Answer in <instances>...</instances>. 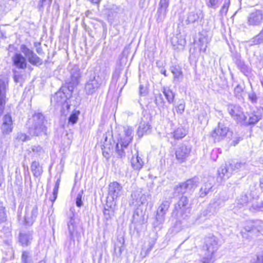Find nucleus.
Returning <instances> with one entry per match:
<instances>
[{"label": "nucleus", "mask_w": 263, "mask_h": 263, "mask_svg": "<svg viewBox=\"0 0 263 263\" xmlns=\"http://www.w3.org/2000/svg\"><path fill=\"white\" fill-rule=\"evenodd\" d=\"M46 123L45 117L42 113L35 112L32 117L29 119L27 124L29 134L32 136L46 135Z\"/></svg>", "instance_id": "1"}, {"label": "nucleus", "mask_w": 263, "mask_h": 263, "mask_svg": "<svg viewBox=\"0 0 263 263\" xmlns=\"http://www.w3.org/2000/svg\"><path fill=\"white\" fill-rule=\"evenodd\" d=\"M30 168L35 177H40L43 173L42 166L38 161H33L31 164Z\"/></svg>", "instance_id": "27"}, {"label": "nucleus", "mask_w": 263, "mask_h": 263, "mask_svg": "<svg viewBox=\"0 0 263 263\" xmlns=\"http://www.w3.org/2000/svg\"><path fill=\"white\" fill-rule=\"evenodd\" d=\"M119 76V72L116 71L115 73L112 76V79L114 80H117Z\"/></svg>", "instance_id": "64"}, {"label": "nucleus", "mask_w": 263, "mask_h": 263, "mask_svg": "<svg viewBox=\"0 0 263 263\" xmlns=\"http://www.w3.org/2000/svg\"><path fill=\"white\" fill-rule=\"evenodd\" d=\"M130 163L132 168L136 171H140L144 165V162L138 152L134 155L130 160Z\"/></svg>", "instance_id": "20"}, {"label": "nucleus", "mask_w": 263, "mask_h": 263, "mask_svg": "<svg viewBox=\"0 0 263 263\" xmlns=\"http://www.w3.org/2000/svg\"><path fill=\"white\" fill-rule=\"evenodd\" d=\"M221 243L219 239L214 235L206 237L203 249L204 254L201 259L202 263H213L215 260V254Z\"/></svg>", "instance_id": "2"}, {"label": "nucleus", "mask_w": 263, "mask_h": 263, "mask_svg": "<svg viewBox=\"0 0 263 263\" xmlns=\"http://www.w3.org/2000/svg\"><path fill=\"white\" fill-rule=\"evenodd\" d=\"M236 64L238 68L240 71L245 75H247L249 72V68L246 65L243 61L240 59H237L236 61Z\"/></svg>", "instance_id": "37"}, {"label": "nucleus", "mask_w": 263, "mask_h": 263, "mask_svg": "<svg viewBox=\"0 0 263 263\" xmlns=\"http://www.w3.org/2000/svg\"><path fill=\"white\" fill-rule=\"evenodd\" d=\"M229 166L233 173V172H238L246 169L248 166V164L245 162H237L230 163Z\"/></svg>", "instance_id": "29"}, {"label": "nucleus", "mask_w": 263, "mask_h": 263, "mask_svg": "<svg viewBox=\"0 0 263 263\" xmlns=\"http://www.w3.org/2000/svg\"><path fill=\"white\" fill-rule=\"evenodd\" d=\"M228 111L231 116L238 123H244L246 120L242 109L238 105L229 104L228 105Z\"/></svg>", "instance_id": "7"}, {"label": "nucleus", "mask_w": 263, "mask_h": 263, "mask_svg": "<svg viewBox=\"0 0 263 263\" xmlns=\"http://www.w3.org/2000/svg\"><path fill=\"white\" fill-rule=\"evenodd\" d=\"M202 17V12L200 10L192 11L189 13L186 22L187 24L193 23Z\"/></svg>", "instance_id": "28"}, {"label": "nucleus", "mask_w": 263, "mask_h": 263, "mask_svg": "<svg viewBox=\"0 0 263 263\" xmlns=\"http://www.w3.org/2000/svg\"><path fill=\"white\" fill-rule=\"evenodd\" d=\"M190 209L189 199L186 196H182L178 202L175 204L174 210L172 213V216L177 219L180 223V219H185L190 216Z\"/></svg>", "instance_id": "5"}, {"label": "nucleus", "mask_w": 263, "mask_h": 263, "mask_svg": "<svg viewBox=\"0 0 263 263\" xmlns=\"http://www.w3.org/2000/svg\"><path fill=\"white\" fill-rule=\"evenodd\" d=\"M147 93V89L146 87H144L143 85L139 86V94L141 96H146Z\"/></svg>", "instance_id": "58"}, {"label": "nucleus", "mask_w": 263, "mask_h": 263, "mask_svg": "<svg viewBox=\"0 0 263 263\" xmlns=\"http://www.w3.org/2000/svg\"><path fill=\"white\" fill-rule=\"evenodd\" d=\"M187 134V132L183 127H179L173 133V137L176 139H179L183 138Z\"/></svg>", "instance_id": "39"}, {"label": "nucleus", "mask_w": 263, "mask_h": 263, "mask_svg": "<svg viewBox=\"0 0 263 263\" xmlns=\"http://www.w3.org/2000/svg\"><path fill=\"white\" fill-rule=\"evenodd\" d=\"M122 194V187L117 182H112L108 186V195L112 200L117 199Z\"/></svg>", "instance_id": "13"}, {"label": "nucleus", "mask_w": 263, "mask_h": 263, "mask_svg": "<svg viewBox=\"0 0 263 263\" xmlns=\"http://www.w3.org/2000/svg\"><path fill=\"white\" fill-rule=\"evenodd\" d=\"M186 193H189V192L184 182L180 183L178 185H177L174 189L175 194H183Z\"/></svg>", "instance_id": "40"}, {"label": "nucleus", "mask_w": 263, "mask_h": 263, "mask_svg": "<svg viewBox=\"0 0 263 263\" xmlns=\"http://www.w3.org/2000/svg\"><path fill=\"white\" fill-rule=\"evenodd\" d=\"M82 193L83 192L82 191L77 195L76 203L78 207H81L83 204V201L82 200Z\"/></svg>", "instance_id": "56"}, {"label": "nucleus", "mask_w": 263, "mask_h": 263, "mask_svg": "<svg viewBox=\"0 0 263 263\" xmlns=\"http://www.w3.org/2000/svg\"><path fill=\"white\" fill-rule=\"evenodd\" d=\"M249 100L253 103H256L257 101V97L254 92L249 93L248 95Z\"/></svg>", "instance_id": "59"}, {"label": "nucleus", "mask_w": 263, "mask_h": 263, "mask_svg": "<svg viewBox=\"0 0 263 263\" xmlns=\"http://www.w3.org/2000/svg\"><path fill=\"white\" fill-rule=\"evenodd\" d=\"M162 92L165 96V97L168 103L172 104L174 103L175 94L172 90H171L168 87H163L162 88Z\"/></svg>", "instance_id": "32"}, {"label": "nucleus", "mask_w": 263, "mask_h": 263, "mask_svg": "<svg viewBox=\"0 0 263 263\" xmlns=\"http://www.w3.org/2000/svg\"><path fill=\"white\" fill-rule=\"evenodd\" d=\"M256 263H263V252H259L257 255Z\"/></svg>", "instance_id": "60"}, {"label": "nucleus", "mask_w": 263, "mask_h": 263, "mask_svg": "<svg viewBox=\"0 0 263 263\" xmlns=\"http://www.w3.org/2000/svg\"><path fill=\"white\" fill-rule=\"evenodd\" d=\"M13 121L11 116L7 114L2 118V124L1 127V132L4 136L9 135L13 130Z\"/></svg>", "instance_id": "11"}, {"label": "nucleus", "mask_w": 263, "mask_h": 263, "mask_svg": "<svg viewBox=\"0 0 263 263\" xmlns=\"http://www.w3.org/2000/svg\"><path fill=\"white\" fill-rule=\"evenodd\" d=\"M21 51L28 58V61L33 65H41L43 60L36 55L34 52L29 49L26 45H22L20 47Z\"/></svg>", "instance_id": "9"}, {"label": "nucleus", "mask_w": 263, "mask_h": 263, "mask_svg": "<svg viewBox=\"0 0 263 263\" xmlns=\"http://www.w3.org/2000/svg\"><path fill=\"white\" fill-rule=\"evenodd\" d=\"M103 213H104V214L106 216V218L107 219L110 217V211L109 210L105 209L104 210Z\"/></svg>", "instance_id": "63"}, {"label": "nucleus", "mask_w": 263, "mask_h": 263, "mask_svg": "<svg viewBox=\"0 0 263 263\" xmlns=\"http://www.w3.org/2000/svg\"><path fill=\"white\" fill-rule=\"evenodd\" d=\"M184 183L186 185L189 193H190L197 187L198 180L197 178L194 177L187 180L186 181L184 182Z\"/></svg>", "instance_id": "31"}, {"label": "nucleus", "mask_w": 263, "mask_h": 263, "mask_svg": "<svg viewBox=\"0 0 263 263\" xmlns=\"http://www.w3.org/2000/svg\"><path fill=\"white\" fill-rule=\"evenodd\" d=\"M252 112L260 119L263 118V108L261 107H256Z\"/></svg>", "instance_id": "50"}, {"label": "nucleus", "mask_w": 263, "mask_h": 263, "mask_svg": "<svg viewBox=\"0 0 263 263\" xmlns=\"http://www.w3.org/2000/svg\"><path fill=\"white\" fill-rule=\"evenodd\" d=\"M252 42L254 45L259 44L263 43V36L261 34V32L253 39Z\"/></svg>", "instance_id": "52"}, {"label": "nucleus", "mask_w": 263, "mask_h": 263, "mask_svg": "<svg viewBox=\"0 0 263 263\" xmlns=\"http://www.w3.org/2000/svg\"><path fill=\"white\" fill-rule=\"evenodd\" d=\"M191 150L192 147L190 145H179L175 151L176 159L180 163L185 162L190 156Z\"/></svg>", "instance_id": "8"}, {"label": "nucleus", "mask_w": 263, "mask_h": 263, "mask_svg": "<svg viewBox=\"0 0 263 263\" xmlns=\"http://www.w3.org/2000/svg\"><path fill=\"white\" fill-rule=\"evenodd\" d=\"M213 178L209 177L207 181L204 182L199 191L200 197H203L205 196L211 191L213 186Z\"/></svg>", "instance_id": "21"}, {"label": "nucleus", "mask_w": 263, "mask_h": 263, "mask_svg": "<svg viewBox=\"0 0 263 263\" xmlns=\"http://www.w3.org/2000/svg\"><path fill=\"white\" fill-rule=\"evenodd\" d=\"M206 39H199V42L200 43V50L201 51L203 52H205L206 49L207 47V44L206 42Z\"/></svg>", "instance_id": "53"}, {"label": "nucleus", "mask_w": 263, "mask_h": 263, "mask_svg": "<svg viewBox=\"0 0 263 263\" xmlns=\"http://www.w3.org/2000/svg\"><path fill=\"white\" fill-rule=\"evenodd\" d=\"M134 137V128L129 126L123 127V131L117 138L116 151L118 156L122 158L125 156L124 149L126 148L129 144L132 141Z\"/></svg>", "instance_id": "3"}, {"label": "nucleus", "mask_w": 263, "mask_h": 263, "mask_svg": "<svg viewBox=\"0 0 263 263\" xmlns=\"http://www.w3.org/2000/svg\"><path fill=\"white\" fill-rule=\"evenodd\" d=\"M260 119H259L256 115H254L252 112L249 115V120L247 122H246L245 123H246L248 124L251 125V124H255L257 123Z\"/></svg>", "instance_id": "47"}, {"label": "nucleus", "mask_w": 263, "mask_h": 263, "mask_svg": "<svg viewBox=\"0 0 263 263\" xmlns=\"http://www.w3.org/2000/svg\"><path fill=\"white\" fill-rule=\"evenodd\" d=\"M25 221L28 226H31L35 221L38 215V208L36 204L26 206Z\"/></svg>", "instance_id": "10"}, {"label": "nucleus", "mask_w": 263, "mask_h": 263, "mask_svg": "<svg viewBox=\"0 0 263 263\" xmlns=\"http://www.w3.org/2000/svg\"><path fill=\"white\" fill-rule=\"evenodd\" d=\"M185 107V102L184 100H179L176 104L174 105V113L175 112L178 115H181L183 114Z\"/></svg>", "instance_id": "30"}, {"label": "nucleus", "mask_w": 263, "mask_h": 263, "mask_svg": "<svg viewBox=\"0 0 263 263\" xmlns=\"http://www.w3.org/2000/svg\"><path fill=\"white\" fill-rule=\"evenodd\" d=\"M33 155L36 157H40L44 154V151L40 146H33L31 148Z\"/></svg>", "instance_id": "46"}, {"label": "nucleus", "mask_w": 263, "mask_h": 263, "mask_svg": "<svg viewBox=\"0 0 263 263\" xmlns=\"http://www.w3.org/2000/svg\"><path fill=\"white\" fill-rule=\"evenodd\" d=\"M208 7L216 9L219 6V0H205Z\"/></svg>", "instance_id": "49"}, {"label": "nucleus", "mask_w": 263, "mask_h": 263, "mask_svg": "<svg viewBox=\"0 0 263 263\" xmlns=\"http://www.w3.org/2000/svg\"><path fill=\"white\" fill-rule=\"evenodd\" d=\"M33 240V232L32 231H22L18 235V242L23 247H27L31 245Z\"/></svg>", "instance_id": "16"}, {"label": "nucleus", "mask_w": 263, "mask_h": 263, "mask_svg": "<svg viewBox=\"0 0 263 263\" xmlns=\"http://www.w3.org/2000/svg\"><path fill=\"white\" fill-rule=\"evenodd\" d=\"M67 226L71 239H73L74 238H79L80 237V234L77 230L76 220L73 217L70 218L69 221L67 223Z\"/></svg>", "instance_id": "19"}, {"label": "nucleus", "mask_w": 263, "mask_h": 263, "mask_svg": "<svg viewBox=\"0 0 263 263\" xmlns=\"http://www.w3.org/2000/svg\"><path fill=\"white\" fill-rule=\"evenodd\" d=\"M249 201V198L246 194L240 196L239 199H237V206L239 208H241L247 204Z\"/></svg>", "instance_id": "44"}, {"label": "nucleus", "mask_w": 263, "mask_h": 263, "mask_svg": "<svg viewBox=\"0 0 263 263\" xmlns=\"http://www.w3.org/2000/svg\"><path fill=\"white\" fill-rule=\"evenodd\" d=\"M151 125L148 121H145L142 119L137 130V134L139 137H141L144 134H146L150 130Z\"/></svg>", "instance_id": "25"}, {"label": "nucleus", "mask_w": 263, "mask_h": 263, "mask_svg": "<svg viewBox=\"0 0 263 263\" xmlns=\"http://www.w3.org/2000/svg\"><path fill=\"white\" fill-rule=\"evenodd\" d=\"M165 219V214L157 211L155 216V220L153 223L154 228H156L159 227L160 225L164 223Z\"/></svg>", "instance_id": "33"}, {"label": "nucleus", "mask_w": 263, "mask_h": 263, "mask_svg": "<svg viewBox=\"0 0 263 263\" xmlns=\"http://www.w3.org/2000/svg\"><path fill=\"white\" fill-rule=\"evenodd\" d=\"M155 103L160 110L164 109L165 107V103L163 99V96L161 93L156 94L155 95Z\"/></svg>", "instance_id": "36"}, {"label": "nucleus", "mask_w": 263, "mask_h": 263, "mask_svg": "<svg viewBox=\"0 0 263 263\" xmlns=\"http://www.w3.org/2000/svg\"><path fill=\"white\" fill-rule=\"evenodd\" d=\"M229 128L224 125L219 123L218 126L212 133V136L215 141L224 139L229 133Z\"/></svg>", "instance_id": "12"}, {"label": "nucleus", "mask_w": 263, "mask_h": 263, "mask_svg": "<svg viewBox=\"0 0 263 263\" xmlns=\"http://www.w3.org/2000/svg\"><path fill=\"white\" fill-rule=\"evenodd\" d=\"M66 88H61L51 97V103L57 106H61L63 108L65 107L69 108L67 100L71 96V93Z\"/></svg>", "instance_id": "6"}, {"label": "nucleus", "mask_w": 263, "mask_h": 263, "mask_svg": "<svg viewBox=\"0 0 263 263\" xmlns=\"http://www.w3.org/2000/svg\"><path fill=\"white\" fill-rule=\"evenodd\" d=\"M217 174V181L221 182L223 180L229 178L231 176L232 172L231 170H230V166L228 167L226 165L224 166H221L218 170Z\"/></svg>", "instance_id": "18"}, {"label": "nucleus", "mask_w": 263, "mask_h": 263, "mask_svg": "<svg viewBox=\"0 0 263 263\" xmlns=\"http://www.w3.org/2000/svg\"><path fill=\"white\" fill-rule=\"evenodd\" d=\"M118 241L121 244V246L119 247V251L120 253H121V247H123L124 243V238L122 237H120V238H118Z\"/></svg>", "instance_id": "61"}, {"label": "nucleus", "mask_w": 263, "mask_h": 263, "mask_svg": "<svg viewBox=\"0 0 263 263\" xmlns=\"http://www.w3.org/2000/svg\"><path fill=\"white\" fill-rule=\"evenodd\" d=\"M21 263H33L31 254L29 251H23L21 256Z\"/></svg>", "instance_id": "41"}, {"label": "nucleus", "mask_w": 263, "mask_h": 263, "mask_svg": "<svg viewBox=\"0 0 263 263\" xmlns=\"http://www.w3.org/2000/svg\"><path fill=\"white\" fill-rule=\"evenodd\" d=\"M169 2L170 0H160L159 3L160 7L157 12V20L158 22H162L165 18L167 11V7L169 5Z\"/></svg>", "instance_id": "17"}, {"label": "nucleus", "mask_w": 263, "mask_h": 263, "mask_svg": "<svg viewBox=\"0 0 263 263\" xmlns=\"http://www.w3.org/2000/svg\"><path fill=\"white\" fill-rule=\"evenodd\" d=\"M230 5V0H224V3L220 11V13L221 15H225L227 14Z\"/></svg>", "instance_id": "48"}, {"label": "nucleus", "mask_w": 263, "mask_h": 263, "mask_svg": "<svg viewBox=\"0 0 263 263\" xmlns=\"http://www.w3.org/2000/svg\"><path fill=\"white\" fill-rule=\"evenodd\" d=\"M106 73L100 72L97 74L90 76L86 81L84 92L87 95H92L95 93L106 83L108 78Z\"/></svg>", "instance_id": "4"}, {"label": "nucleus", "mask_w": 263, "mask_h": 263, "mask_svg": "<svg viewBox=\"0 0 263 263\" xmlns=\"http://www.w3.org/2000/svg\"><path fill=\"white\" fill-rule=\"evenodd\" d=\"M17 139L19 141L24 142L28 140L29 139V137L25 134L20 133L17 134Z\"/></svg>", "instance_id": "57"}, {"label": "nucleus", "mask_w": 263, "mask_h": 263, "mask_svg": "<svg viewBox=\"0 0 263 263\" xmlns=\"http://www.w3.org/2000/svg\"><path fill=\"white\" fill-rule=\"evenodd\" d=\"M172 44L175 49H182L186 44L185 39L181 35H177L172 39Z\"/></svg>", "instance_id": "24"}, {"label": "nucleus", "mask_w": 263, "mask_h": 263, "mask_svg": "<svg viewBox=\"0 0 263 263\" xmlns=\"http://www.w3.org/2000/svg\"><path fill=\"white\" fill-rule=\"evenodd\" d=\"M248 23L250 25H259L263 22V12L262 10H256L251 12L248 17Z\"/></svg>", "instance_id": "15"}, {"label": "nucleus", "mask_w": 263, "mask_h": 263, "mask_svg": "<svg viewBox=\"0 0 263 263\" xmlns=\"http://www.w3.org/2000/svg\"><path fill=\"white\" fill-rule=\"evenodd\" d=\"M132 197L133 198L132 204L135 206H140L146 201V196L144 194H138L137 196L135 193H133Z\"/></svg>", "instance_id": "26"}, {"label": "nucleus", "mask_w": 263, "mask_h": 263, "mask_svg": "<svg viewBox=\"0 0 263 263\" xmlns=\"http://www.w3.org/2000/svg\"><path fill=\"white\" fill-rule=\"evenodd\" d=\"M60 179H58L55 183L53 191L52 197L50 198V200L53 202L57 199L58 191L60 186Z\"/></svg>", "instance_id": "45"}, {"label": "nucleus", "mask_w": 263, "mask_h": 263, "mask_svg": "<svg viewBox=\"0 0 263 263\" xmlns=\"http://www.w3.org/2000/svg\"><path fill=\"white\" fill-rule=\"evenodd\" d=\"M139 216V211L138 210L135 211L133 214V221H138V217Z\"/></svg>", "instance_id": "62"}, {"label": "nucleus", "mask_w": 263, "mask_h": 263, "mask_svg": "<svg viewBox=\"0 0 263 263\" xmlns=\"http://www.w3.org/2000/svg\"><path fill=\"white\" fill-rule=\"evenodd\" d=\"M71 81L70 83L72 86L77 85L79 83V79L80 77V71L78 68L72 69L70 72Z\"/></svg>", "instance_id": "34"}, {"label": "nucleus", "mask_w": 263, "mask_h": 263, "mask_svg": "<svg viewBox=\"0 0 263 263\" xmlns=\"http://www.w3.org/2000/svg\"><path fill=\"white\" fill-rule=\"evenodd\" d=\"M12 60L14 65L17 68L20 69L26 68V60L21 53H16L13 57Z\"/></svg>", "instance_id": "23"}, {"label": "nucleus", "mask_w": 263, "mask_h": 263, "mask_svg": "<svg viewBox=\"0 0 263 263\" xmlns=\"http://www.w3.org/2000/svg\"><path fill=\"white\" fill-rule=\"evenodd\" d=\"M171 72L174 75L175 79L179 80L182 78V71L181 68L178 66H172L171 67Z\"/></svg>", "instance_id": "38"}, {"label": "nucleus", "mask_w": 263, "mask_h": 263, "mask_svg": "<svg viewBox=\"0 0 263 263\" xmlns=\"http://www.w3.org/2000/svg\"><path fill=\"white\" fill-rule=\"evenodd\" d=\"M80 114V112L79 110H74L73 111H72L68 118L69 123H70L72 124H76L78 121V117Z\"/></svg>", "instance_id": "43"}, {"label": "nucleus", "mask_w": 263, "mask_h": 263, "mask_svg": "<svg viewBox=\"0 0 263 263\" xmlns=\"http://www.w3.org/2000/svg\"><path fill=\"white\" fill-rule=\"evenodd\" d=\"M52 0H40L39 3V9L40 11H43L44 8L48 9L51 4Z\"/></svg>", "instance_id": "42"}, {"label": "nucleus", "mask_w": 263, "mask_h": 263, "mask_svg": "<svg viewBox=\"0 0 263 263\" xmlns=\"http://www.w3.org/2000/svg\"><path fill=\"white\" fill-rule=\"evenodd\" d=\"M8 87V81L0 79V116L3 113L6 104V90Z\"/></svg>", "instance_id": "14"}, {"label": "nucleus", "mask_w": 263, "mask_h": 263, "mask_svg": "<svg viewBox=\"0 0 263 263\" xmlns=\"http://www.w3.org/2000/svg\"><path fill=\"white\" fill-rule=\"evenodd\" d=\"M171 203V199H166L163 201L157 208V211L166 215Z\"/></svg>", "instance_id": "35"}, {"label": "nucleus", "mask_w": 263, "mask_h": 263, "mask_svg": "<svg viewBox=\"0 0 263 263\" xmlns=\"http://www.w3.org/2000/svg\"><path fill=\"white\" fill-rule=\"evenodd\" d=\"M7 216L6 213L5 208L1 205L0 206V221L1 222H5L6 221Z\"/></svg>", "instance_id": "51"}, {"label": "nucleus", "mask_w": 263, "mask_h": 263, "mask_svg": "<svg viewBox=\"0 0 263 263\" xmlns=\"http://www.w3.org/2000/svg\"><path fill=\"white\" fill-rule=\"evenodd\" d=\"M224 200L219 197H216L210 204V210L212 213H216L224 204Z\"/></svg>", "instance_id": "22"}, {"label": "nucleus", "mask_w": 263, "mask_h": 263, "mask_svg": "<svg viewBox=\"0 0 263 263\" xmlns=\"http://www.w3.org/2000/svg\"><path fill=\"white\" fill-rule=\"evenodd\" d=\"M252 207L255 210L263 211V202H256L253 204Z\"/></svg>", "instance_id": "55"}, {"label": "nucleus", "mask_w": 263, "mask_h": 263, "mask_svg": "<svg viewBox=\"0 0 263 263\" xmlns=\"http://www.w3.org/2000/svg\"><path fill=\"white\" fill-rule=\"evenodd\" d=\"M243 91V88L242 86L238 84L234 88V94L237 98H239L241 96V93Z\"/></svg>", "instance_id": "54"}]
</instances>
